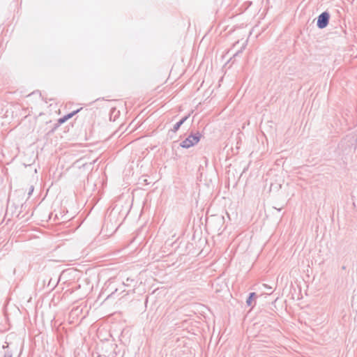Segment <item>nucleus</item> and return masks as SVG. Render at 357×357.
<instances>
[{
    "label": "nucleus",
    "instance_id": "5",
    "mask_svg": "<svg viewBox=\"0 0 357 357\" xmlns=\"http://www.w3.org/2000/svg\"><path fill=\"white\" fill-rule=\"evenodd\" d=\"M255 296V293L252 292L250 294L248 298L246 301L248 305H251L252 298Z\"/></svg>",
    "mask_w": 357,
    "mask_h": 357
},
{
    "label": "nucleus",
    "instance_id": "7",
    "mask_svg": "<svg viewBox=\"0 0 357 357\" xmlns=\"http://www.w3.org/2000/svg\"><path fill=\"white\" fill-rule=\"evenodd\" d=\"M33 190H34V188L33 185H31L29 188V191L28 193L29 196H30L32 194V192H33Z\"/></svg>",
    "mask_w": 357,
    "mask_h": 357
},
{
    "label": "nucleus",
    "instance_id": "1",
    "mask_svg": "<svg viewBox=\"0 0 357 357\" xmlns=\"http://www.w3.org/2000/svg\"><path fill=\"white\" fill-rule=\"evenodd\" d=\"M199 132H197L195 135H189L185 140L182 141L181 146L183 148H190L196 144H197L200 139Z\"/></svg>",
    "mask_w": 357,
    "mask_h": 357
},
{
    "label": "nucleus",
    "instance_id": "6",
    "mask_svg": "<svg viewBox=\"0 0 357 357\" xmlns=\"http://www.w3.org/2000/svg\"><path fill=\"white\" fill-rule=\"evenodd\" d=\"M263 287L264 288H266V289H268L269 291H271V292H269L268 294H271L272 293V287L268 286V284H263Z\"/></svg>",
    "mask_w": 357,
    "mask_h": 357
},
{
    "label": "nucleus",
    "instance_id": "2",
    "mask_svg": "<svg viewBox=\"0 0 357 357\" xmlns=\"http://www.w3.org/2000/svg\"><path fill=\"white\" fill-rule=\"evenodd\" d=\"M329 18H330V15H329L328 13H327V12L322 13L318 17L317 24V26L319 29L325 28L328 24Z\"/></svg>",
    "mask_w": 357,
    "mask_h": 357
},
{
    "label": "nucleus",
    "instance_id": "3",
    "mask_svg": "<svg viewBox=\"0 0 357 357\" xmlns=\"http://www.w3.org/2000/svg\"><path fill=\"white\" fill-rule=\"evenodd\" d=\"M79 110L77 109V111H75L72 113H70L68 114H67L66 116H63V118L60 119H59V123H64L66 121H67L68 119H70L71 117H73L76 113H77Z\"/></svg>",
    "mask_w": 357,
    "mask_h": 357
},
{
    "label": "nucleus",
    "instance_id": "4",
    "mask_svg": "<svg viewBox=\"0 0 357 357\" xmlns=\"http://www.w3.org/2000/svg\"><path fill=\"white\" fill-rule=\"evenodd\" d=\"M188 118V116H185L178 122H177L174 126L173 131L176 132L179 129L181 126L187 120Z\"/></svg>",
    "mask_w": 357,
    "mask_h": 357
}]
</instances>
